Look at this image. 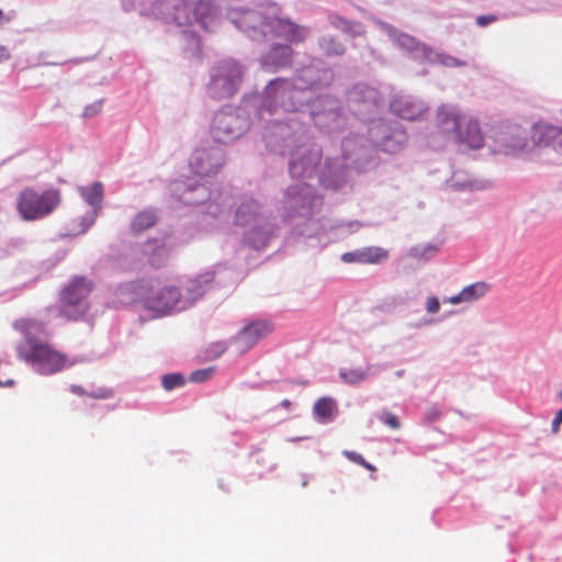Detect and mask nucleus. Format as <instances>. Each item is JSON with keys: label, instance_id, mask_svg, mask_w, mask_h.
<instances>
[{"label": "nucleus", "instance_id": "nucleus-1", "mask_svg": "<svg viewBox=\"0 0 562 562\" xmlns=\"http://www.w3.org/2000/svg\"><path fill=\"white\" fill-rule=\"evenodd\" d=\"M344 166L326 162L319 182L326 188L342 189L352 183L351 171L357 175L368 172L378 166V154L371 143L362 134L351 133L341 142Z\"/></svg>", "mask_w": 562, "mask_h": 562}, {"label": "nucleus", "instance_id": "nucleus-2", "mask_svg": "<svg viewBox=\"0 0 562 562\" xmlns=\"http://www.w3.org/2000/svg\"><path fill=\"white\" fill-rule=\"evenodd\" d=\"M437 134L445 142L465 144L472 149L483 146L484 137L477 119L452 103H443L436 110Z\"/></svg>", "mask_w": 562, "mask_h": 562}, {"label": "nucleus", "instance_id": "nucleus-3", "mask_svg": "<svg viewBox=\"0 0 562 562\" xmlns=\"http://www.w3.org/2000/svg\"><path fill=\"white\" fill-rule=\"evenodd\" d=\"M20 359L36 367L41 374L49 375L74 364L68 357L56 350L52 345L26 335L18 346Z\"/></svg>", "mask_w": 562, "mask_h": 562}, {"label": "nucleus", "instance_id": "nucleus-4", "mask_svg": "<svg viewBox=\"0 0 562 562\" xmlns=\"http://www.w3.org/2000/svg\"><path fill=\"white\" fill-rule=\"evenodd\" d=\"M384 30L393 40L394 44L403 52H405L412 59L450 68L462 67L467 65L464 60H460L452 55L437 50L424 43H420L412 35L402 33L392 25L385 24Z\"/></svg>", "mask_w": 562, "mask_h": 562}, {"label": "nucleus", "instance_id": "nucleus-5", "mask_svg": "<svg viewBox=\"0 0 562 562\" xmlns=\"http://www.w3.org/2000/svg\"><path fill=\"white\" fill-rule=\"evenodd\" d=\"M61 195L57 189H23L16 198V211L24 221H38L52 214L60 204Z\"/></svg>", "mask_w": 562, "mask_h": 562}, {"label": "nucleus", "instance_id": "nucleus-6", "mask_svg": "<svg viewBox=\"0 0 562 562\" xmlns=\"http://www.w3.org/2000/svg\"><path fill=\"white\" fill-rule=\"evenodd\" d=\"M367 132L375 150L389 154L400 151L407 140L406 132L397 121L370 120Z\"/></svg>", "mask_w": 562, "mask_h": 562}, {"label": "nucleus", "instance_id": "nucleus-7", "mask_svg": "<svg viewBox=\"0 0 562 562\" xmlns=\"http://www.w3.org/2000/svg\"><path fill=\"white\" fill-rule=\"evenodd\" d=\"M349 111L359 120L370 123L382 104L380 92L366 83H357L347 92Z\"/></svg>", "mask_w": 562, "mask_h": 562}, {"label": "nucleus", "instance_id": "nucleus-8", "mask_svg": "<svg viewBox=\"0 0 562 562\" xmlns=\"http://www.w3.org/2000/svg\"><path fill=\"white\" fill-rule=\"evenodd\" d=\"M493 151L506 156H518L528 146V133L519 125H502L494 130Z\"/></svg>", "mask_w": 562, "mask_h": 562}, {"label": "nucleus", "instance_id": "nucleus-9", "mask_svg": "<svg viewBox=\"0 0 562 562\" xmlns=\"http://www.w3.org/2000/svg\"><path fill=\"white\" fill-rule=\"evenodd\" d=\"M241 70L237 63L226 60L218 64L212 75L210 94L216 99L232 97L240 82Z\"/></svg>", "mask_w": 562, "mask_h": 562}, {"label": "nucleus", "instance_id": "nucleus-10", "mask_svg": "<svg viewBox=\"0 0 562 562\" xmlns=\"http://www.w3.org/2000/svg\"><path fill=\"white\" fill-rule=\"evenodd\" d=\"M144 306L159 316L183 311L182 293L172 285H165L159 289H150L143 297Z\"/></svg>", "mask_w": 562, "mask_h": 562}, {"label": "nucleus", "instance_id": "nucleus-11", "mask_svg": "<svg viewBox=\"0 0 562 562\" xmlns=\"http://www.w3.org/2000/svg\"><path fill=\"white\" fill-rule=\"evenodd\" d=\"M273 331V324L266 319L250 322L234 337V344L239 352H247L262 338Z\"/></svg>", "mask_w": 562, "mask_h": 562}, {"label": "nucleus", "instance_id": "nucleus-12", "mask_svg": "<svg viewBox=\"0 0 562 562\" xmlns=\"http://www.w3.org/2000/svg\"><path fill=\"white\" fill-rule=\"evenodd\" d=\"M390 109L396 116L414 121L419 119L428 110L425 101L405 93H395L390 102Z\"/></svg>", "mask_w": 562, "mask_h": 562}, {"label": "nucleus", "instance_id": "nucleus-13", "mask_svg": "<svg viewBox=\"0 0 562 562\" xmlns=\"http://www.w3.org/2000/svg\"><path fill=\"white\" fill-rule=\"evenodd\" d=\"M261 33L265 37L268 34H271L272 37H281L291 43L301 42L306 36V32L303 27L289 20H282L279 18L269 19L262 22Z\"/></svg>", "mask_w": 562, "mask_h": 562}, {"label": "nucleus", "instance_id": "nucleus-14", "mask_svg": "<svg viewBox=\"0 0 562 562\" xmlns=\"http://www.w3.org/2000/svg\"><path fill=\"white\" fill-rule=\"evenodd\" d=\"M531 140L537 147L562 151V127L540 122L532 126Z\"/></svg>", "mask_w": 562, "mask_h": 562}, {"label": "nucleus", "instance_id": "nucleus-15", "mask_svg": "<svg viewBox=\"0 0 562 562\" xmlns=\"http://www.w3.org/2000/svg\"><path fill=\"white\" fill-rule=\"evenodd\" d=\"M294 93L295 91L289 88L286 80H273L266 89V102L271 100V102L276 103L274 108L279 105L285 111H293L294 103L291 101L294 97ZM268 106L271 108V103H268ZM269 111L272 112V109H269ZM273 111H276V109H273Z\"/></svg>", "mask_w": 562, "mask_h": 562}, {"label": "nucleus", "instance_id": "nucleus-16", "mask_svg": "<svg viewBox=\"0 0 562 562\" xmlns=\"http://www.w3.org/2000/svg\"><path fill=\"white\" fill-rule=\"evenodd\" d=\"M213 282V274L205 273L195 278L189 279L184 285V293L182 294V308L187 310L201 299L210 289Z\"/></svg>", "mask_w": 562, "mask_h": 562}, {"label": "nucleus", "instance_id": "nucleus-17", "mask_svg": "<svg viewBox=\"0 0 562 562\" xmlns=\"http://www.w3.org/2000/svg\"><path fill=\"white\" fill-rule=\"evenodd\" d=\"M90 308L89 303H80L70 296L69 292H60L58 301V315L66 321L77 322L82 319Z\"/></svg>", "mask_w": 562, "mask_h": 562}, {"label": "nucleus", "instance_id": "nucleus-18", "mask_svg": "<svg viewBox=\"0 0 562 562\" xmlns=\"http://www.w3.org/2000/svg\"><path fill=\"white\" fill-rule=\"evenodd\" d=\"M387 251L384 248L370 246L355 251H348L341 255V260L346 263H379L387 259Z\"/></svg>", "mask_w": 562, "mask_h": 562}, {"label": "nucleus", "instance_id": "nucleus-19", "mask_svg": "<svg viewBox=\"0 0 562 562\" xmlns=\"http://www.w3.org/2000/svg\"><path fill=\"white\" fill-rule=\"evenodd\" d=\"M285 200L290 207H311L314 201V193L311 186L300 183L290 187L285 192Z\"/></svg>", "mask_w": 562, "mask_h": 562}, {"label": "nucleus", "instance_id": "nucleus-20", "mask_svg": "<svg viewBox=\"0 0 562 562\" xmlns=\"http://www.w3.org/2000/svg\"><path fill=\"white\" fill-rule=\"evenodd\" d=\"M488 291L490 285L486 282L479 281L463 288V290L457 295L445 297L443 302H448L453 305L472 303L483 297Z\"/></svg>", "mask_w": 562, "mask_h": 562}, {"label": "nucleus", "instance_id": "nucleus-21", "mask_svg": "<svg viewBox=\"0 0 562 562\" xmlns=\"http://www.w3.org/2000/svg\"><path fill=\"white\" fill-rule=\"evenodd\" d=\"M292 50L288 45H277L262 58L267 71H276L291 63Z\"/></svg>", "mask_w": 562, "mask_h": 562}, {"label": "nucleus", "instance_id": "nucleus-22", "mask_svg": "<svg viewBox=\"0 0 562 562\" xmlns=\"http://www.w3.org/2000/svg\"><path fill=\"white\" fill-rule=\"evenodd\" d=\"M94 284L86 277L76 276L60 290V292H69L72 300L80 303H89L88 297L91 294Z\"/></svg>", "mask_w": 562, "mask_h": 562}, {"label": "nucleus", "instance_id": "nucleus-23", "mask_svg": "<svg viewBox=\"0 0 562 562\" xmlns=\"http://www.w3.org/2000/svg\"><path fill=\"white\" fill-rule=\"evenodd\" d=\"M327 20L330 26L351 38L362 36L366 33V27L361 22L348 20L338 13L329 12Z\"/></svg>", "mask_w": 562, "mask_h": 562}, {"label": "nucleus", "instance_id": "nucleus-24", "mask_svg": "<svg viewBox=\"0 0 562 562\" xmlns=\"http://www.w3.org/2000/svg\"><path fill=\"white\" fill-rule=\"evenodd\" d=\"M321 117H327L335 122V125L327 126L328 131L338 127L341 120L339 101L328 95L318 94V124L321 123Z\"/></svg>", "mask_w": 562, "mask_h": 562}, {"label": "nucleus", "instance_id": "nucleus-25", "mask_svg": "<svg viewBox=\"0 0 562 562\" xmlns=\"http://www.w3.org/2000/svg\"><path fill=\"white\" fill-rule=\"evenodd\" d=\"M439 251V246L427 243V244H419L411 247L407 252L403 256V261L413 260L416 261L418 265L425 263L429 261L431 258H434Z\"/></svg>", "mask_w": 562, "mask_h": 562}, {"label": "nucleus", "instance_id": "nucleus-26", "mask_svg": "<svg viewBox=\"0 0 562 562\" xmlns=\"http://www.w3.org/2000/svg\"><path fill=\"white\" fill-rule=\"evenodd\" d=\"M339 415L337 401L333 397L318 398V424L333 423Z\"/></svg>", "mask_w": 562, "mask_h": 562}, {"label": "nucleus", "instance_id": "nucleus-27", "mask_svg": "<svg viewBox=\"0 0 562 562\" xmlns=\"http://www.w3.org/2000/svg\"><path fill=\"white\" fill-rule=\"evenodd\" d=\"M447 186L453 191H472L484 189L482 181L470 179L462 172L453 173L452 178L447 182Z\"/></svg>", "mask_w": 562, "mask_h": 562}, {"label": "nucleus", "instance_id": "nucleus-28", "mask_svg": "<svg viewBox=\"0 0 562 562\" xmlns=\"http://www.w3.org/2000/svg\"><path fill=\"white\" fill-rule=\"evenodd\" d=\"M215 12V7L211 0H199L192 2V22L205 25L206 20Z\"/></svg>", "mask_w": 562, "mask_h": 562}, {"label": "nucleus", "instance_id": "nucleus-29", "mask_svg": "<svg viewBox=\"0 0 562 562\" xmlns=\"http://www.w3.org/2000/svg\"><path fill=\"white\" fill-rule=\"evenodd\" d=\"M157 222V215L153 210H145L139 212L131 224V229L134 234H140L144 231L153 227Z\"/></svg>", "mask_w": 562, "mask_h": 562}, {"label": "nucleus", "instance_id": "nucleus-30", "mask_svg": "<svg viewBox=\"0 0 562 562\" xmlns=\"http://www.w3.org/2000/svg\"><path fill=\"white\" fill-rule=\"evenodd\" d=\"M173 8L176 10L173 19L177 24L184 25L192 23V2L175 0Z\"/></svg>", "mask_w": 562, "mask_h": 562}, {"label": "nucleus", "instance_id": "nucleus-31", "mask_svg": "<svg viewBox=\"0 0 562 562\" xmlns=\"http://www.w3.org/2000/svg\"><path fill=\"white\" fill-rule=\"evenodd\" d=\"M82 198L92 206H99L103 198V187L101 183L95 182L89 188H82Z\"/></svg>", "mask_w": 562, "mask_h": 562}, {"label": "nucleus", "instance_id": "nucleus-32", "mask_svg": "<svg viewBox=\"0 0 562 562\" xmlns=\"http://www.w3.org/2000/svg\"><path fill=\"white\" fill-rule=\"evenodd\" d=\"M319 45L328 56H340L346 52L344 43L333 36L324 37Z\"/></svg>", "mask_w": 562, "mask_h": 562}, {"label": "nucleus", "instance_id": "nucleus-33", "mask_svg": "<svg viewBox=\"0 0 562 562\" xmlns=\"http://www.w3.org/2000/svg\"><path fill=\"white\" fill-rule=\"evenodd\" d=\"M258 205L255 201L244 203L236 212V221L240 225H246L250 218L255 217Z\"/></svg>", "mask_w": 562, "mask_h": 562}, {"label": "nucleus", "instance_id": "nucleus-34", "mask_svg": "<svg viewBox=\"0 0 562 562\" xmlns=\"http://www.w3.org/2000/svg\"><path fill=\"white\" fill-rule=\"evenodd\" d=\"M169 257V249L165 245L157 246L150 257H149V263L154 268H161L167 263Z\"/></svg>", "mask_w": 562, "mask_h": 562}, {"label": "nucleus", "instance_id": "nucleus-35", "mask_svg": "<svg viewBox=\"0 0 562 562\" xmlns=\"http://www.w3.org/2000/svg\"><path fill=\"white\" fill-rule=\"evenodd\" d=\"M339 375L348 384H358L366 379L367 372L359 369L340 370Z\"/></svg>", "mask_w": 562, "mask_h": 562}, {"label": "nucleus", "instance_id": "nucleus-36", "mask_svg": "<svg viewBox=\"0 0 562 562\" xmlns=\"http://www.w3.org/2000/svg\"><path fill=\"white\" fill-rule=\"evenodd\" d=\"M184 382H186L184 376L179 373L166 374L161 379L162 387L166 391H171L176 387H180L184 384Z\"/></svg>", "mask_w": 562, "mask_h": 562}, {"label": "nucleus", "instance_id": "nucleus-37", "mask_svg": "<svg viewBox=\"0 0 562 562\" xmlns=\"http://www.w3.org/2000/svg\"><path fill=\"white\" fill-rule=\"evenodd\" d=\"M306 158H302L300 161L292 160L290 162V172L293 177H311L312 176V169L306 166L305 162Z\"/></svg>", "mask_w": 562, "mask_h": 562}, {"label": "nucleus", "instance_id": "nucleus-38", "mask_svg": "<svg viewBox=\"0 0 562 562\" xmlns=\"http://www.w3.org/2000/svg\"><path fill=\"white\" fill-rule=\"evenodd\" d=\"M375 417L381 422L383 423L384 425H386L387 427L392 428V429H398L401 427V423L398 420V418L390 413L389 411H381L379 413L375 414Z\"/></svg>", "mask_w": 562, "mask_h": 562}, {"label": "nucleus", "instance_id": "nucleus-39", "mask_svg": "<svg viewBox=\"0 0 562 562\" xmlns=\"http://www.w3.org/2000/svg\"><path fill=\"white\" fill-rule=\"evenodd\" d=\"M213 372H214L213 368L193 371L190 375V381H192V382L206 381L207 379H210L212 376Z\"/></svg>", "mask_w": 562, "mask_h": 562}, {"label": "nucleus", "instance_id": "nucleus-40", "mask_svg": "<svg viewBox=\"0 0 562 562\" xmlns=\"http://www.w3.org/2000/svg\"><path fill=\"white\" fill-rule=\"evenodd\" d=\"M425 310L428 314H436L440 311V301L437 296H428L425 303Z\"/></svg>", "mask_w": 562, "mask_h": 562}, {"label": "nucleus", "instance_id": "nucleus-41", "mask_svg": "<svg viewBox=\"0 0 562 562\" xmlns=\"http://www.w3.org/2000/svg\"><path fill=\"white\" fill-rule=\"evenodd\" d=\"M441 417V411L437 405H432L427 408L425 413V419L427 423H434Z\"/></svg>", "mask_w": 562, "mask_h": 562}, {"label": "nucleus", "instance_id": "nucleus-42", "mask_svg": "<svg viewBox=\"0 0 562 562\" xmlns=\"http://www.w3.org/2000/svg\"><path fill=\"white\" fill-rule=\"evenodd\" d=\"M202 153H198L193 160L191 161V165L193 166V168L195 169V172L200 176H207L210 173L213 172V170L211 168H202L200 167L199 165V160L202 159Z\"/></svg>", "mask_w": 562, "mask_h": 562}, {"label": "nucleus", "instance_id": "nucleus-43", "mask_svg": "<svg viewBox=\"0 0 562 562\" xmlns=\"http://www.w3.org/2000/svg\"><path fill=\"white\" fill-rule=\"evenodd\" d=\"M102 110V102L101 101H95L94 103L88 105L83 110V116L85 117H92L94 115H97L98 113H100Z\"/></svg>", "mask_w": 562, "mask_h": 562}, {"label": "nucleus", "instance_id": "nucleus-44", "mask_svg": "<svg viewBox=\"0 0 562 562\" xmlns=\"http://www.w3.org/2000/svg\"><path fill=\"white\" fill-rule=\"evenodd\" d=\"M358 226H359V225H358V223H352V222H350V223H347V224H345V223H339V224H337L336 226H334L333 228L338 229V231H340L341 233H346V234H348V233H350V232H352V231H353V229H352L353 227L358 228Z\"/></svg>", "mask_w": 562, "mask_h": 562}, {"label": "nucleus", "instance_id": "nucleus-45", "mask_svg": "<svg viewBox=\"0 0 562 562\" xmlns=\"http://www.w3.org/2000/svg\"><path fill=\"white\" fill-rule=\"evenodd\" d=\"M496 20V16L495 15H492V14H488V15H480L477 19H476V23L477 25L484 27V26H487L488 24H491L492 22H494Z\"/></svg>", "mask_w": 562, "mask_h": 562}, {"label": "nucleus", "instance_id": "nucleus-46", "mask_svg": "<svg viewBox=\"0 0 562 562\" xmlns=\"http://www.w3.org/2000/svg\"><path fill=\"white\" fill-rule=\"evenodd\" d=\"M344 454L352 462H356L358 464L364 463L363 457L357 452L346 450L344 451Z\"/></svg>", "mask_w": 562, "mask_h": 562}, {"label": "nucleus", "instance_id": "nucleus-47", "mask_svg": "<svg viewBox=\"0 0 562 562\" xmlns=\"http://www.w3.org/2000/svg\"><path fill=\"white\" fill-rule=\"evenodd\" d=\"M436 322H437V319L432 318V317H430V318H423L417 324H415L413 327L419 328V327H423V326H430V325H434Z\"/></svg>", "mask_w": 562, "mask_h": 562}, {"label": "nucleus", "instance_id": "nucleus-48", "mask_svg": "<svg viewBox=\"0 0 562 562\" xmlns=\"http://www.w3.org/2000/svg\"><path fill=\"white\" fill-rule=\"evenodd\" d=\"M248 239H249V243H250L254 247L258 248V247H259V245H260V246H265V245L267 244L268 237H267V236H263V237H262L258 243H257L255 239H252L250 236L248 237Z\"/></svg>", "mask_w": 562, "mask_h": 562}, {"label": "nucleus", "instance_id": "nucleus-49", "mask_svg": "<svg viewBox=\"0 0 562 562\" xmlns=\"http://www.w3.org/2000/svg\"><path fill=\"white\" fill-rule=\"evenodd\" d=\"M70 391L77 395H86L87 394L86 391L83 390V387L80 385H71Z\"/></svg>", "mask_w": 562, "mask_h": 562}, {"label": "nucleus", "instance_id": "nucleus-50", "mask_svg": "<svg viewBox=\"0 0 562 562\" xmlns=\"http://www.w3.org/2000/svg\"><path fill=\"white\" fill-rule=\"evenodd\" d=\"M10 57L8 49L4 46H0V63L7 60Z\"/></svg>", "mask_w": 562, "mask_h": 562}, {"label": "nucleus", "instance_id": "nucleus-51", "mask_svg": "<svg viewBox=\"0 0 562 562\" xmlns=\"http://www.w3.org/2000/svg\"><path fill=\"white\" fill-rule=\"evenodd\" d=\"M562 423H558V418L554 416L553 420H552V425H551V430L553 434H558L559 430H560V425Z\"/></svg>", "mask_w": 562, "mask_h": 562}, {"label": "nucleus", "instance_id": "nucleus-52", "mask_svg": "<svg viewBox=\"0 0 562 562\" xmlns=\"http://www.w3.org/2000/svg\"><path fill=\"white\" fill-rule=\"evenodd\" d=\"M322 72H323V77H324L325 82L328 83L333 79L331 70L325 69Z\"/></svg>", "mask_w": 562, "mask_h": 562}, {"label": "nucleus", "instance_id": "nucleus-53", "mask_svg": "<svg viewBox=\"0 0 562 562\" xmlns=\"http://www.w3.org/2000/svg\"><path fill=\"white\" fill-rule=\"evenodd\" d=\"M244 22H252L257 20V15L255 13H247L243 18Z\"/></svg>", "mask_w": 562, "mask_h": 562}, {"label": "nucleus", "instance_id": "nucleus-54", "mask_svg": "<svg viewBox=\"0 0 562 562\" xmlns=\"http://www.w3.org/2000/svg\"><path fill=\"white\" fill-rule=\"evenodd\" d=\"M29 324L27 321H20L15 324V327L24 331Z\"/></svg>", "mask_w": 562, "mask_h": 562}, {"label": "nucleus", "instance_id": "nucleus-55", "mask_svg": "<svg viewBox=\"0 0 562 562\" xmlns=\"http://www.w3.org/2000/svg\"><path fill=\"white\" fill-rule=\"evenodd\" d=\"M182 200H183V202H184V203H187V204H196V203H199V202H200V201H198V200H194V199H191V198H188V196H182Z\"/></svg>", "mask_w": 562, "mask_h": 562}, {"label": "nucleus", "instance_id": "nucleus-56", "mask_svg": "<svg viewBox=\"0 0 562 562\" xmlns=\"http://www.w3.org/2000/svg\"><path fill=\"white\" fill-rule=\"evenodd\" d=\"M360 464L363 465L368 470H371V471L375 470V468L372 464L368 463L366 460H364V463H360Z\"/></svg>", "mask_w": 562, "mask_h": 562}, {"label": "nucleus", "instance_id": "nucleus-57", "mask_svg": "<svg viewBox=\"0 0 562 562\" xmlns=\"http://www.w3.org/2000/svg\"><path fill=\"white\" fill-rule=\"evenodd\" d=\"M193 190H194V191H202V193H204V192H205V188H204L203 186H196V187H194V189H193ZM202 196H204V194H202Z\"/></svg>", "mask_w": 562, "mask_h": 562}, {"label": "nucleus", "instance_id": "nucleus-58", "mask_svg": "<svg viewBox=\"0 0 562 562\" xmlns=\"http://www.w3.org/2000/svg\"><path fill=\"white\" fill-rule=\"evenodd\" d=\"M555 417L558 418V423H562V408L555 414Z\"/></svg>", "mask_w": 562, "mask_h": 562}, {"label": "nucleus", "instance_id": "nucleus-59", "mask_svg": "<svg viewBox=\"0 0 562 562\" xmlns=\"http://www.w3.org/2000/svg\"><path fill=\"white\" fill-rule=\"evenodd\" d=\"M91 396H93V397H102V398H104V397H106L108 395H106L105 393L101 392V393H98V394H92Z\"/></svg>", "mask_w": 562, "mask_h": 562}, {"label": "nucleus", "instance_id": "nucleus-60", "mask_svg": "<svg viewBox=\"0 0 562 562\" xmlns=\"http://www.w3.org/2000/svg\"><path fill=\"white\" fill-rule=\"evenodd\" d=\"M403 375H404V370H397V371L395 372V376H396V378H402Z\"/></svg>", "mask_w": 562, "mask_h": 562}, {"label": "nucleus", "instance_id": "nucleus-61", "mask_svg": "<svg viewBox=\"0 0 562 562\" xmlns=\"http://www.w3.org/2000/svg\"><path fill=\"white\" fill-rule=\"evenodd\" d=\"M319 227H321L322 229H325V227H326L325 223H323V222L318 221V228H319Z\"/></svg>", "mask_w": 562, "mask_h": 562}, {"label": "nucleus", "instance_id": "nucleus-62", "mask_svg": "<svg viewBox=\"0 0 562 562\" xmlns=\"http://www.w3.org/2000/svg\"><path fill=\"white\" fill-rule=\"evenodd\" d=\"M252 32L254 34L250 35L254 40H258L257 35H256V27H252Z\"/></svg>", "mask_w": 562, "mask_h": 562}, {"label": "nucleus", "instance_id": "nucleus-63", "mask_svg": "<svg viewBox=\"0 0 562 562\" xmlns=\"http://www.w3.org/2000/svg\"><path fill=\"white\" fill-rule=\"evenodd\" d=\"M3 18H4V14H3L2 10H0V24L2 23Z\"/></svg>", "mask_w": 562, "mask_h": 562}, {"label": "nucleus", "instance_id": "nucleus-64", "mask_svg": "<svg viewBox=\"0 0 562 562\" xmlns=\"http://www.w3.org/2000/svg\"><path fill=\"white\" fill-rule=\"evenodd\" d=\"M559 398L562 401V391L559 393Z\"/></svg>", "mask_w": 562, "mask_h": 562}]
</instances>
